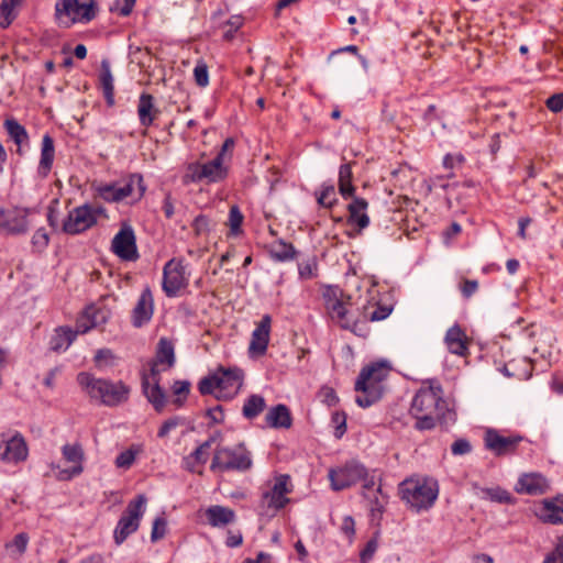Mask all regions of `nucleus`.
<instances>
[{"label":"nucleus","mask_w":563,"mask_h":563,"mask_svg":"<svg viewBox=\"0 0 563 563\" xmlns=\"http://www.w3.org/2000/svg\"><path fill=\"white\" fill-rule=\"evenodd\" d=\"M77 383L82 391L95 401L107 407H115L129 399L130 387L123 382H112L106 378H98L88 372H80L77 375Z\"/></svg>","instance_id":"f257e3e1"},{"label":"nucleus","mask_w":563,"mask_h":563,"mask_svg":"<svg viewBox=\"0 0 563 563\" xmlns=\"http://www.w3.org/2000/svg\"><path fill=\"white\" fill-rule=\"evenodd\" d=\"M388 373L389 366L385 361L372 363L361 369L355 382V390L363 394L355 399L360 407L367 408L380 399V383L387 377Z\"/></svg>","instance_id":"f03ea898"},{"label":"nucleus","mask_w":563,"mask_h":563,"mask_svg":"<svg viewBox=\"0 0 563 563\" xmlns=\"http://www.w3.org/2000/svg\"><path fill=\"white\" fill-rule=\"evenodd\" d=\"M437 415L439 422L449 426L455 422V411L446 408V402L442 398V388L440 385L421 388L415 395L410 415Z\"/></svg>","instance_id":"7ed1b4c3"},{"label":"nucleus","mask_w":563,"mask_h":563,"mask_svg":"<svg viewBox=\"0 0 563 563\" xmlns=\"http://www.w3.org/2000/svg\"><path fill=\"white\" fill-rule=\"evenodd\" d=\"M401 499L416 511L428 510L435 503L439 486L431 478H410L399 486Z\"/></svg>","instance_id":"20e7f679"},{"label":"nucleus","mask_w":563,"mask_h":563,"mask_svg":"<svg viewBox=\"0 0 563 563\" xmlns=\"http://www.w3.org/2000/svg\"><path fill=\"white\" fill-rule=\"evenodd\" d=\"M253 465L252 453L244 443L218 446L210 465L212 472H246Z\"/></svg>","instance_id":"39448f33"},{"label":"nucleus","mask_w":563,"mask_h":563,"mask_svg":"<svg viewBox=\"0 0 563 563\" xmlns=\"http://www.w3.org/2000/svg\"><path fill=\"white\" fill-rule=\"evenodd\" d=\"M96 13L95 0H58L55 3V20L63 27L88 23L95 19Z\"/></svg>","instance_id":"423d86ee"},{"label":"nucleus","mask_w":563,"mask_h":563,"mask_svg":"<svg viewBox=\"0 0 563 563\" xmlns=\"http://www.w3.org/2000/svg\"><path fill=\"white\" fill-rule=\"evenodd\" d=\"M146 503L147 498L143 494L129 501L114 529L113 538L117 544L123 543L129 536L139 529L140 521L145 512Z\"/></svg>","instance_id":"0eeeda50"},{"label":"nucleus","mask_w":563,"mask_h":563,"mask_svg":"<svg viewBox=\"0 0 563 563\" xmlns=\"http://www.w3.org/2000/svg\"><path fill=\"white\" fill-rule=\"evenodd\" d=\"M103 211L101 207H93L88 203L78 206L68 212L67 218L63 222L62 230L70 235L80 234L96 225L98 217Z\"/></svg>","instance_id":"6e6552de"},{"label":"nucleus","mask_w":563,"mask_h":563,"mask_svg":"<svg viewBox=\"0 0 563 563\" xmlns=\"http://www.w3.org/2000/svg\"><path fill=\"white\" fill-rule=\"evenodd\" d=\"M137 189L136 199H141L146 190L143 177L140 174H133L129 177L126 184L118 187L114 184L101 185L97 188L98 195L108 202H119L133 195Z\"/></svg>","instance_id":"1a4fd4ad"},{"label":"nucleus","mask_w":563,"mask_h":563,"mask_svg":"<svg viewBox=\"0 0 563 563\" xmlns=\"http://www.w3.org/2000/svg\"><path fill=\"white\" fill-rule=\"evenodd\" d=\"M189 282L183 261L173 258L168 261L163 268V290L167 297L173 298Z\"/></svg>","instance_id":"9d476101"},{"label":"nucleus","mask_w":563,"mask_h":563,"mask_svg":"<svg viewBox=\"0 0 563 563\" xmlns=\"http://www.w3.org/2000/svg\"><path fill=\"white\" fill-rule=\"evenodd\" d=\"M29 209L0 208V234L21 235L29 231Z\"/></svg>","instance_id":"9b49d317"},{"label":"nucleus","mask_w":563,"mask_h":563,"mask_svg":"<svg viewBox=\"0 0 563 563\" xmlns=\"http://www.w3.org/2000/svg\"><path fill=\"white\" fill-rule=\"evenodd\" d=\"M365 475V466L352 461L340 468L330 470L329 479L334 490H343L362 481Z\"/></svg>","instance_id":"f8f14e48"},{"label":"nucleus","mask_w":563,"mask_h":563,"mask_svg":"<svg viewBox=\"0 0 563 563\" xmlns=\"http://www.w3.org/2000/svg\"><path fill=\"white\" fill-rule=\"evenodd\" d=\"M29 456V448L24 437L15 432L0 442V460L9 464H19Z\"/></svg>","instance_id":"ddd939ff"},{"label":"nucleus","mask_w":563,"mask_h":563,"mask_svg":"<svg viewBox=\"0 0 563 563\" xmlns=\"http://www.w3.org/2000/svg\"><path fill=\"white\" fill-rule=\"evenodd\" d=\"M522 440L521 435L504 437L495 429H487L484 435L485 448L496 456L515 453Z\"/></svg>","instance_id":"4468645a"},{"label":"nucleus","mask_w":563,"mask_h":563,"mask_svg":"<svg viewBox=\"0 0 563 563\" xmlns=\"http://www.w3.org/2000/svg\"><path fill=\"white\" fill-rule=\"evenodd\" d=\"M111 250L123 261H135L139 257L135 234L130 225L123 227L114 235Z\"/></svg>","instance_id":"2eb2a0df"},{"label":"nucleus","mask_w":563,"mask_h":563,"mask_svg":"<svg viewBox=\"0 0 563 563\" xmlns=\"http://www.w3.org/2000/svg\"><path fill=\"white\" fill-rule=\"evenodd\" d=\"M514 489L518 494H526L529 496H541L547 494L551 489V483L541 473H523L519 476Z\"/></svg>","instance_id":"dca6fc26"},{"label":"nucleus","mask_w":563,"mask_h":563,"mask_svg":"<svg viewBox=\"0 0 563 563\" xmlns=\"http://www.w3.org/2000/svg\"><path fill=\"white\" fill-rule=\"evenodd\" d=\"M290 492V476L287 474L278 475L271 490L263 494V501L266 504L267 508L275 510L282 509L289 503L287 494Z\"/></svg>","instance_id":"f3484780"},{"label":"nucleus","mask_w":563,"mask_h":563,"mask_svg":"<svg viewBox=\"0 0 563 563\" xmlns=\"http://www.w3.org/2000/svg\"><path fill=\"white\" fill-rule=\"evenodd\" d=\"M62 454L66 462L71 463L70 468L60 470L58 473V479L70 481L71 478L79 476L84 472L85 453L84 449L79 443L65 444L62 448Z\"/></svg>","instance_id":"a211bd4d"},{"label":"nucleus","mask_w":563,"mask_h":563,"mask_svg":"<svg viewBox=\"0 0 563 563\" xmlns=\"http://www.w3.org/2000/svg\"><path fill=\"white\" fill-rule=\"evenodd\" d=\"M272 318L269 314H264L256 328L252 332V338L249 346L251 356L264 355L267 351L269 342Z\"/></svg>","instance_id":"6ab92c4d"},{"label":"nucleus","mask_w":563,"mask_h":563,"mask_svg":"<svg viewBox=\"0 0 563 563\" xmlns=\"http://www.w3.org/2000/svg\"><path fill=\"white\" fill-rule=\"evenodd\" d=\"M538 518L549 525H563V494H558L551 498H544L540 503Z\"/></svg>","instance_id":"aec40b11"},{"label":"nucleus","mask_w":563,"mask_h":563,"mask_svg":"<svg viewBox=\"0 0 563 563\" xmlns=\"http://www.w3.org/2000/svg\"><path fill=\"white\" fill-rule=\"evenodd\" d=\"M154 310V299L150 287H146L141 292L137 302L132 312V323L134 327L140 328L147 323Z\"/></svg>","instance_id":"412c9836"},{"label":"nucleus","mask_w":563,"mask_h":563,"mask_svg":"<svg viewBox=\"0 0 563 563\" xmlns=\"http://www.w3.org/2000/svg\"><path fill=\"white\" fill-rule=\"evenodd\" d=\"M444 343L450 353L466 356L468 354V339L464 330L454 324L451 327L444 336Z\"/></svg>","instance_id":"4be33fe9"},{"label":"nucleus","mask_w":563,"mask_h":563,"mask_svg":"<svg viewBox=\"0 0 563 563\" xmlns=\"http://www.w3.org/2000/svg\"><path fill=\"white\" fill-rule=\"evenodd\" d=\"M109 318V311L95 306L88 307L82 316L77 320V329L80 333H86L90 329L106 323Z\"/></svg>","instance_id":"5701e85b"},{"label":"nucleus","mask_w":563,"mask_h":563,"mask_svg":"<svg viewBox=\"0 0 563 563\" xmlns=\"http://www.w3.org/2000/svg\"><path fill=\"white\" fill-rule=\"evenodd\" d=\"M214 373L218 376L221 390L233 389L234 391H238L243 384V371L236 366H219Z\"/></svg>","instance_id":"b1692460"},{"label":"nucleus","mask_w":563,"mask_h":563,"mask_svg":"<svg viewBox=\"0 0 563 563\" xmlns=\"http://www.w3.org/2000/svg\"><path fill=\"white\" fill-rule=\"evenodd\" d=\"M266 423L274 429H289L292 424L290 410L286 405H276L267 411Z\"/></svg>","instance_id":"393cba45"},{"label":"nucleus","mask_w":563,"mask_h":563,"mask_svg":"<svg viewBox=\"0 0 563 563\" xmlns=\"http://www.w3.org/2000/svg\"><path fill=\"white\" fill-rule=\"evenodd\" d=\"M368 202L361 197H353L352 202L347 206L349 222L356 224L360 230H363L369 224V217L366 213Z\"/></svg>","instance_id":"a878e982"},{"label":"nucleus","mask_w":563,"mask_h":563,"mask_svg":"<svg viewBox=\"0 0 563 563\" xmlns=\"http://www.w3.org/2000/svg\"><path fill=\"white\" fill-rule=\"evenodd\" d=\"M200 167L202 180L207 183L222 181L228 175V170L222 164V154H217V156L208 163H200Z\"/></svg>","instance_id":"bb28decb"},{"label":"nucleus","mask_w":563,"mask_h":563,"mask_svg":"<svg viewBox=\"0 0 563 563\" xmlns=\"http://www.w3.org/2000/svg\"><path fill=\"white\" fill-rule=\"evenodd\" d=\"M142 390L148 402L153 405L154 409L161 412L166 405V394L159 383H150L148 377H143Z\"/></svg>","instance_id":"cd10ccee"},{"label":"nucleus","mask_w":563,"mask_h":563,"mask_svg":"<svg viewBox=\"0 0 563 563\" xmlns=\"http://www.w3.org/2000/svg\"><path fill=\"white\" fill-rule=\"evenodd\" d=\"M78 333L79 332L77 328L76 331L68 327L57 328L49 339V349L54 352L66 351L74 342Z\"/></svg>","instance_id":"c85d7f7f"},{"label":"nucleus","mask_w":563,"mask_h":563,"mask_svg":"<svg viewBox=\"0 0 563 563\" xmlns=\"http://www.w3.org/2000/svg\"><path fill=\"white\" fill-rule=\"evenodd\" d=\"M55 157L54 140L51 135L45 134L42 139L41 158L38 163V174L46 177L52 169Z\"/></svg>","instance_id":"c756f323"},{"label":"nucleus","mask_w":563,"mask_h":563,"mask_svg":"<svg viewBox=\"0 0 563 563\" xmlns=\"http://www.w3.org/2000/svg\"><path fill=\"white\" fill-rule=\"evenodd\" d=\"M206 516L209 525L218 528L232 523L235 520V512L232 509L219 505L209 507L206 510Z\"/></svg>","instance_id":"7c9ffc66"},{"label":"nucleus","mask_w":563,"mask_h":563,"mask_svg":"<svg viewBox=\"0 0 563 563\" xmlns=\"http://www.w3.org/2000/svg\"><path fill=\"white\" fill-rule=\"evenodd\" d=\"M269 257L279 263L290 262L296 257V250L292 244L279 240L272 243L268 249Z\"/></svg>","instance_id":"2f4dec72"},{"label":"nucleus","mask_w":563,"mask_h":563,"mask_svg":"<svg viewBox=\"0 0 563 563\" xmlns=\"http://www.w3.org/2000/svg\"><path fill=\"white\" fill-rule=\"evenodd\" d=\"M100 85L103 90V96L109 106H113L114 103V86H113V76L110 68V63L107 59L101 60V71H100Z\"/></svg>","instance_id":"473e14b6"},{"label":"nucleus","mask_w":563,"mask_h":563,"mask_svg":"<svg viewBox=\"0 0 563 563\" xmlns=\"http://www.w3.org/2000/svg\"><path fill=\"white\" fill-rule=\"evenodd\" d=\"M266 408V401L263 396L253 394L250 395L242 407V415L249 420L258 417Z\"/></svg>","instance_id":"72a5a7b5"},{"label":"nucleus","mask_w":563,"mask_h":563,"mask_svg":"<svg viewBox=\"0 0 563 563\" xmlns=\"http://www.w3.org/2000/svg\"><path fill=\"white\" fill-rule=\"evenodd\" d=\"M352 166L350 163L340 166L339 170V191L344 199L354 195L355 187L352 185Z\"/></svg>","instance_id":"f704fd0d"},{"label":"nucleus","mask_w":563,"mask_h":563,"mask_svg":"<svg viewBox=\"0 0 563 563\" xmlns=\"http://www.w3.org/2000/svg\"><path fill=\"white\" fill-rule=\"evenodd\" d=\"M153 100L154 98L150 93H142L140 96L137 113L141 125L145 128L150 126L154 121V115L152 114L154 109Z\"/></svg>","instance_id":"c9c22d12"},{"label":"nucleus","mask_w":563,"mask_h":563,"mask_svg":"<svg viewBox=\"0 0 563 563\" xmlns=\"http://www.w3.org/2000/svg\"><path fill=\"white\" fill-rule=\"evenodd\" d=\"M4 126L10 137L19 146L18 152L21 153V146L29 141V135L25 128L14 119L5 120Z\"/></svg>","instance_id":"e433bc0d"},{"label":"nucleus","mask_w":563,"mask_h":563,"mask_svg":"<svg viewBox=\"0 0 563 563\" xmlns=\"http://www.w3.org/2000/svg\"><path fill=\"white\" fill-rule=\"evenodd\" d=\"M155 361L161 364L166 363L168 367H172L175 364L174 345L170 341H168L165 338H162L158 342Z\"/></svg>","instance_id":"4c0bfd02"},{"label":"nucleus","mask_w":563,"mask_h":563,"mask_svg":"<svg viewBox=\"0 0 563 563\" xmlns=\"http://www.w3.org/2000/svg\"><path fill=\"white\" fill-rule=\"evenodd\" d=\"M368 314L364 312V318L362 320H353L347 319L345 322H341V328L345 330H350L355 335L361 338H367L369 334V327L367 324Z\"/></svg>","instance_id":"58836bf2"},{"label":"nucleus","mask_w":563,"mask_h":563,"mask_svg":"<svg viewBox=\"0 0 563 563\" xmlns=\"http://www.w3.org/2000/svg\"><path fill=\"white\" fill-rule=\"evenodd\" d=\"M483 493L492 501L506 505L515 504L514 496L501 487L485 488L483 489Z\"/></svg>","instance_id":"ea45409f"},{"label":"nucleus","mask_w":563,"mask_h":563,"mask_svg":"<svg viewBox=\"0 0 563 563\" xmlns=\"http://www.w3.org/2000/svg\"><path fill=\"white\" fill-rule=\"evenodd\" d=\"M328 311L333 320H336L341 327V322L347 321V310L344 303L339 299H329L327 302Z\"/></svg>","instance_id":"a19ab883"},{"label":"nucleus","mask_w":563,"mask_h":563,"mask_svg":"<svg viewBox=\"0 0 563 563\" xmlns=\"http://www.w3.org/2000/svg\"><path fill=\"white\" fill-rule=\"evenodd\" d=\"M317 201L321 207H324L328 209L332 208L338 201L334 186L333 185H323L322 190L320 191V194L317 198Z\"/></svg>","instance_id":"79ce46f5"},{"label":"nucleus","mask_w":563,"mask_h":563,"mask_svg":"<svg viewBox=\"0 0 563 563\" xmlns=\"http://www.w3.org/2000/svg\"><path fill=\"white\" fill-rule=\"evenodd\" d=\"M363 496L368 499L371 508L385 509L388 501V496L383 493L380 483L377 485L373 494L363 493Z\"/></svg>","instance_id":"37998d69"},{"label":"nucleus","mask_w":563,"mask_h":563,"mask_svg":"<svg viewBox=\"0 0 563 563\" xmlns=\"http://www.w3.org/2000/svg\"><path fill=\"white\" fill-rule=\"evenodd\" d=\"M243 214L238 206H232L229 211L228 224L232 235H238L241 232V225L243 223Z\"/></svg>","instance_id":"c03bdc74"},{"label":"nucleus","mask_w":563,"mask_h":563,"mask_svg":"<svg viewBox=\"0 0 563 563\" xmlns=\"http://www.w3.org/2000/svg\"><path fill=\"white\" fill-rule=\"evenodd\" d=\"M173 393L177 396L174 400V404L177 407H181L190 391V382L189 380H176L173 384Z\"/></svg>","instance_id":"a18cd8bd"},{"label":"nucleus","mask_w":563,"mask_h":563,"mask_svg":"<svg viewBox=\"0 0 563 563\" xmlns=\"http://www.w3.org/2000/svg\"><path fill=\"white\" fill-rule=\"evenodd\" d=\"M378 537H379V530H377L374 533V537L367 541L365 548L360 552L361 563H368L373 559V556L378 548Z\"/></svg>","instance_id":"49530a36"},{"label":"nucleus","mask_w":563,"mask_h":563,"mask_svg":"<svg viewBox=\"0 0 563 563\" xmlns=\"http://www.w3.org/2000/svg\"><path fill=\"white\" fill-rule=\"evenodd\" d=\"M317 260L314 257L308 258L299 263L298 273L301 279H311L317 276Z\"/></svg>","instance_id":"de8ad7c7"},{"label":"nucleus","mask_w":563,"mask_h":563,"mask_svg":"<svg viewBox=\"0 0 563 563\" xmlns=\"http://www.w3.org/2000/svg\"><path fill=\"white\" fill-rule=\"evenodd\" d=\"M416 419L415 428L419 431L432 430L439 419L437 415H411Z\"/></svg>","instance_id":"09e8293b"},{"label":"nucleus","mask_w":563,"mask_h":563,"mask_svg":"<svg viewBox=\"0 0 563 563\" xmlns=\"http://www.w3.org/2000/svg\"><path fill=\"white\" fill-rule=\"evenodd\" d=\"M29 543V536L25 532L18 533L14 539L7 543V549L15 554H23Z\"/></svg>","instance_id":"8fccbe9b"},{"label":"nucleus","mask_w":563,"mask_h":563,"mask_svg":"<svg viewBox=\"0 0 563 563\" xmlns=\"http://www.w3.org/2000/svg\"><path fill=\"white\" fill-rule=\"evenodd\" d=\"M216 388L220 389V385L214 372L211 375L203 377L198 384V389L201 395H210Z\"/></svg>","instance_id":"3c124183"},{"label":"nucleus","mask_w":563,"mask_h":563,"mask_svg":"<svg viewBox=\"0 0 563 563\" xmlns=\"http://www.w3.org/2000/svg\"><path fill=\"white\" fill-rule=\"evenodd\" d=\"M194 78L199 87H207L209 84L208 66L205 62L199 60L194 68Z\"/></svg>","instance_id":"603ef678"},{"label":"nucleus","mask_w":563,"mask_h":563,"mask_svg":"<svg viewBox=\"0 0 563 563\" xmlns=\"http://www.w3.org/2000/svg\"><path fill=\"white\" fill-rule=\"evenodd\" d=\"M192 229L196 235L208 234L211 231V220L205 214H199L192 222Z\"/></svg>","instance_id":"864d4df0"},{"label":"nucleus","mask_w":563,"mask_h":563,"mask_svg":"<svg viewBox=\"0 0 563 563\" xmlns=\"http://www.w3.org/2000/svg\"><path fill=\"white\" fill-rule=\"evenodd\" d=\"M332 423L334 424V437L341 439L346 431V416L344 412H334L332 415Z\"/></svg>","instance_id":"5fc2aeb1"},{"label":"nucleus","mask_w":563,"mask_h":563,"mask_svg":"<svg viewBox=\"0 0 563 563\" xmlns=\"http://www.w3.org/2000/svg\"><path fill=\"white\" fill-rule=\"evenodd\" d=\"M340 531L344 534L349 543L353 542L355 536V521L352 516H344L340 525Z\"/></svg>","instance_id":"6e6d98bb"},{"label":"nucleus","mask_w":563,"mask_h":563,"mask_svg":"<svg viewBox=\"0 0 563 563\" xmlns=\"http://www.w3.org/2000/svg\"><path fill=\"white\" fill-rule=\"evenodd\" d=\"M473 450V446L471 442L465 438H460L455 440L451 445V452L453 455H466L471 453Z\"/></svg>","instance_id":"4d7b16f0"},{"label":"nucleus","mask_w":563,"mask_h":563,"mask_svg":"<svg viewBox=\"0 0 563 563\" xmlns=\"http://www.w3.org/2000/svg\"><path fill=\"white\" fill-rule=\"evenodd\" d=\"M16 14L14 9L9 7L7 3L1 2L0 4V27L7 29L15 19Z\"/></svg>","instance_id":"13d9d810"},{"label":"nucleus","mask_w":563,"mask_h":563,"mask_svg":"<svg viewBox=\"0 0 563 563\" xmlns=\"http://www.w3.org/2000/svg\"><path fill=\"white\" fill-rule=\"evenodd\" d=\"M184 179L186 183H200L202 180L200 163H190L187 166Z\"/></svg>","instance_id":"bf43d9fd"},{"label":"nucleus","mask_w":563,"mask_h":563,"mask_svg":"<svg viewBox=\"0 0 563 563\" xmlns=\"http://www.w3.org/2000/svg\"><path fill=\"white\" fill-rule=\"evenodd\" d=\"M166 525L167 523L164 518L158 517L154 520L151 533V540L153 542H156L159 539L164 538L166 532Z\"/></svg>","instance_id":"052dcab7"},{"label":"nucleus","mask_w":563,"mask_h":563,"mask_svg":"<svg viewBox=\"0 0 563 563\" xmlns=\"http://www.w3.org/2000/svg\"><path fill=\"white\" fill-rule=\"evenodd\" d=\"M48 233L43 228L36 230L32 236V244L38 250H44L48 245Z\"/></svg>","instance_id":"680f3d73"},{"label":"nucleus","mask_w":563,"mask_h":563,"mask_svg":"<svg viewBox=\"0 0 563 563\" xmlns=\"http://www.w3.org/2000/svg\"><path fill=\"white\" fill-rule=\"evenodd\" d=\"M135 460V453L132 450L121 452L115 459V465L120 468H129Z\"/></svg>","instance_id":"e2e57ef3"},{"label":"nucleus","mask_w":563,"mask_h":563,"mask_svg":"<svg viewBox=\"0 0 563 563\" xmlns=\"http://www.w3.org/2000/svg\"><path fill=\"white\" fill-rule=\"evenodd\" d=\"M181 423V419L179 417H173L164 421V423L161 426L157 437L158 438H166L169 432L174 429H176Z\"/></svg>","instance_id":"0e129e2a"},{"label":"nucleus","mask_w":563,"mask_h":563,"mask_svg":"<svg viewBox=\"0 0 563 563\" xmlns=\"http://www.w3.org/2000/svg\"><path fill=\"white\" fill-rule=\"evenodd\" d=\"M391 310L393 309L388 306H378L372 312L366 310L364 312L368 314L369 321H382L391 313Z\"/></svg>","instance_id":"69168bd1"},{"label":"nucleus","mask_w":563,"mask_h":563,"mask_svg":"<svg viewBox=\"0 0 563 563\" xmlns=\"http://www.w3.org/2000/svg\"><path fill=\"white\" fill-rule=\"evenodd\" d=\"M547 107L552 112H560L563 109V92L554 93L548 98Z\"/></svg>","instance_id":"338daca9"},{"label":"nucleus","mask_w":563,"mask_h":563,"mask_svg":"<svg viewBox=\"0 0 563 563\" xmlns=\"http://www.w3.org/2000/svg\"><path fill=\"white\" fill-rule=\"evenodd\" d=\"M320 396L322 397V401L328 406H334L339 401L334 389L331 387H322L320 390Z\"/></svg>","instance_id":"774afa93"}]
</instances>
